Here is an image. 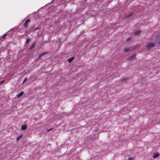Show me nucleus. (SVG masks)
Returning <instances> with one entry per match:
<instances>
[{
	"label": "nucleus",
	"mask_w": 160,
	"mask_h": 160,
	"mask_svg": "<svg viewBox=\"0 0 160 160\" xmlns=\"http://www.w3.org/2000/svg\"><path fill=\"white\" fill-rule=\"evenodd\" d=\"M47 52H44L43 53H42L41 54H40L39 56L38 57V59H41L43 57V56L44 55H46V54H47Z\"/></svg>",
	"instance_id": "39448f33"
},
{
	"label": "nucleus",
	"mask_w": 160,
	"mask_h": 160,
	"mask_svg": "<svg viewBox=\"0 0 160 160\" xmlns=\"http://www.w3.org/2000/svg\"><path fill=\"white\" fill-rule=\"evenodd\" d=\"M33 27H32V26L30 28H31V29L32 30V32H34V31H34V29H33Z\"/></svg>",
	"instance_id": "6ab92c4d"
},
{
	"label": "nucleus",
	"mask_w": 160,
	"mask_h": 160,
	"mask_svg": "<svg viewBox=\"0 0 160 160\" xmlns=\"http://www.w3.org/2000/svg\"><path fill=\"white\" fill-rule=\"evenodd\" d=\"M31 40V39L29 38H28L26 40V44H27Z\"/></svg>",
	"instance_id": "a211bd4d"
},
{
	"label": "nucleus",
	"mask_w": 160,
	"mask_h": 160,
	"mask_svg": "<svg viewBox=\"0 0 160 160\" xmlns=\"http://www.w3.org/2000/svg\"><path fill=\"white\" fill-rule=\"evenodd\" d=\"M131 39V37L128 38L126 40V41L127 42H129L130 41Z\"/></svg>",
	"instance_id": "dca6fc26"
},
{
	"label": "nucleus",
	"mask_w": 160,
	"mask_h": 160,
	"mask_svg": "<svg viewBox=\"0 0 160 160\" xmlns=\"http://www.w3.org/2000/svg\"><path fill=\"white\" fill-rule=\"evenodd\" d=\"M130 48H126L124 50V52L125 53L129 51Z\"/></svg>",
	"instance_id": "f8f14e48"
},
{
	"label": "nucleus",
	"mask_w": 160,
	"mask_h": 160,
	"mask_svg": "<svg viewBox=\"0 0 160 160\" xmlns=\"http://www.w3.org/2000/svg\"><path fill=\"white\" fill-rule=\"evenodd\" d=\"M141 32V31L140 30H137L136 31H134V34L135 35H139Z\"/></svg>",
	"instance_id": "1a4fd4ad"
},
{
	"label": "nucleus",
	"mask_w": 160,
	"mask_h": 160,
	"mask_svg": "<svg viewBox=\"0 0 160 160\" xmlns=\"http://www.w3.org/2000/svg\"><path fill=\"white\" fill-rule=\"evenodd\" d=\"M22 137V135L18 136L16 138V140L17 141H18V140H19Z\"/></svg>",
	"instance_id": "ddd939ff"
},
{
	"label": "nucleus",
	"mask_w": 160,
	"mask_h": 160,
	"mask_svg": "<svg viewBox=\"0 0 160 160\" xmlns=\"http://www.w3.org/2000/svg\"><path fill=\"white\" fill-rule=\"evenodd\" d=\"M136 55L135 54H134L133 55H132L129 57V59L132 60L134 58L136 57Z\"/></svg>",
	"instance_id": "9b49d317"
},
{
	"label": "nucleus",
	"mask_w": 160,
	"mask_h": 160,
	"mask_svg": "<svg viewBox=\"0 0 160 160\" xmlns=\"http://www.w3.org/2000/svg\"><path fill=\"white\" fill-rule=\"evenodd\" d=\"M159 155V153L158 152L154 153L152 157L153 158H155L158 157Z\"/></svg>",
	"instance_id": "423d86ee"
},
{
	"label": "nucleus",
	"mask_w": 160,
	"mask_h": 160,
	"mask_svg": "<svg viewBox=\"0 0 160 160\" xmlns=\"http://www.w3.org/2000/svg\"><path fill=\"white\" fill-rule=\"evenodd\" d=\"M7 33H5L2 36V38L3 39L5 38H6V36H7Z\"/></svg>",
	"instance_id": "f3484780"
},
{
	"label": "nucleus",
	"mask_w": 160,
	"mask_h": 160,
	"mask_svg": "<svg viewBox=\"0 0 160 160\" xmlns=\"http://www.w3.org/2000/svg\"><path fill=\"white\" fill-rule=\"evenodd\" d=\"M128 78H127L124 77L121 80V81H126L128 80Z\"/></svg>",
	"instance_id": "2eb2a0df"
},
{
	"label": "nucleus",
	"mask_w": 160,
	"mask_h": 160,
	"mask_svg": "<svg viewBox=\"0 0 160 160\" xmlns=\"http://www.w3.org/2000/svg\"><path fill=\"white\" fill-rule=\"evenodd\" d=\"M52 129L51 128V129H48L47 130V132H49V131H50L51 130H52Z\"/></svg>",
	"instance_id": "5701e85b"
},
{
	"label": "nucleus",
	"mask_w": 160,
	"mask_h": 160,
	"mask_svg": "<svg viewBox=\"0 0 160 160\" xmlns=\"http://www.w3.org/2000/svg\"><path fill=\"white\" fill-rule=\"evenodd\" d=\"M133 14V12H131L129 13L125 17V19L126 20H130L131 18L132 17Z\"/></svg>",
	"instance_id": "7ed1b4c3"
},
{
	"label": "nucleus",
	"mask_w": 160,
	"mask_h": 160,
	"mask_svg": "<svg viewBox=\"0 0 160 160\" xmlns=\"http://www.w3.org/2000/svg\"><path fill=\"white\" fill-rule=\"evenodd\" d=\"M35 42H34L33 43H32L31 46L29 48V49L30 50H32L35 47Z\"/></svg>",
	"instance_id": "6e6552de"
},
{
	"label": "nucleus",
	"mask_w": 160,
	"mask_h": 160,
	"mask_svg": "<svg viewBox=\"0 0 160 160\" xmlns=\"http://www.w3.org/2000/svg\"><path fill=\"white\" fill-rule=\"evenodd\" d=\"M4 81H2L1 82V83H3L4 82Z\"/></svg>",
	"instance_id": "b1692460"
},
{
	"label": "nucleus",
	"mask_w": 160,
	"mask_h": 160,
	"mask_svg": "<svg viewBox=\"0 0 160 160\" xmlns=\"http://www.w3.org/2000/svg\"><path fill=\"white\" fill-rule=\"evenodd\" d=\"M27 128V126L26 125H23L21 127V129L23 130H26Z\"/></svg>",
	"instance_id": "0eeeda50"
},
{
	"label": "nucleus",
	"mask_w": 160,
	"mask_h": 160,
	"mask_svg": "<svg viewBox=\"0 0 160 160\" xmlns=\"http://www.w3.org/2000/svg\"><path fill=\"white\" fill-rule=\"evenodd\" d=\"M154 41L156 43L159 44L160 43V36L156 35L154 39Z\"/></svg>",
	"instance_id": "f03ea898"
},
{
	"label": "nucleus",
	"mask_w": 160,
	"mask_h": 160,
	"mask_svg": "<svg viewBox=\"0 0 160 160\" xmlns=\"http://www.w3.org/2000/svg\"><path fill=\"white\" fill-rule=\"evenodd\" d=\"M27 80V78H26L24 79V81H23V83L24 82H25V81H26V80Z\"/></svg>",
	"instance_id": "aec40b11"
},
{
	"label": "nucleus",
	"mask_w": 160,
	"mask_h": 160,
	"mask_svg": "<svg viewBox=\"0 0 160 160\" xmlns=\"http://www.w3.org/2000/svg\"><path fill=\"white\" fill-rule=\"evenodd\" d=\"M133 159L132 158H128V160H132Z\"/></svg>",
	"instance_id": "4be33fe9"
},
{
	"label": "nucleus",
	"mask_w": 160,
	"mask_h": 160,
	"mask_svg": "<svg viewBox=\"0 0 160 160\" xmlns=\"http://www.w3.org/2000/svg\"><path fill=\"white\" fill-rule=\"evenodd\" d=\"M31 20L30 19H28L26 20L24 23V26L25 28H27L28 27V24L30 22Z\"/></svg>",
	"instance_id": "20e7f679"
},
{
	"label": "nucleus",
	"mask_w": 160,
	"mask_h": 160,
	"mask_svg": "<svg viewBox=\"0 0 160 160\" xmlns=\"http://www.w3.org/2000/svg\"><path fill=\"white\" fill-rule=\"evenodd\" d=\"M38 29H39V28H36L34 29V31H35V30H37Z\"/></svg>",
	"instance_id": "412c9836"
},
{
	"label": "nucleus",
	"mask_w": 160,
	"mask_h": 160,
	"mask_svg": "<svg viewBox=\"0 0 160 160\" xmlns=\"http://www.w3.org/2000/svg\"><path fill=\"white\" fill-rule=\"evenodd\" d=\"M24 92L23 91H22L20 93H19L17 95V98H19L21 97L23 94Z\"/></svg>",
	"instance_id": "9d476101"
},
{
	"label": "nucleus",
	"mask_w": 160,
	"mask_h": 160,
	"mask_svg": "<svg viewBox=\"0 0 160 160\" xmlns=\"http://www.w3.org/2000/svg\"><path fill=\"white\" fill-rule=\"evenodd\" d=\"M74 58V57H72L71 58H70L68 59V60L69 62H70L72 61V60Z\"/></svg>",
	"instance_id": "4468645a"
},
{
	"label": "nucleus",
	"mask_w": 160,
	"mask_h": 160,
	"mask_svg": "<svg viewBox=\"0 0 160 160\" xmlns=\"http://www.w3.org/2000/svg\"><path fill=\"white\" fill-rule=\"evenodd\" d=\"M155 46V44L152 42H149L146 44V48L147 49H149L152 48L154 47Z\"/></svg>",
	"instance_id": "f257e3e1"
}]
</instances>
